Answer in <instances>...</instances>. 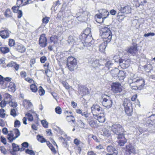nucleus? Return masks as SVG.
Instances as JSON below:
<instances>
[{
	"mask_svg": "<svg viewBox=\"0 0 155 155\" xmlns=\"http://www.w3.org/2000/svg\"><path fill=\"white\" fill-rule=\"evenodd\" d=\"M49 18L46 17L43 18L42 21L44 23L47 24L49 21Z\"/></svg>",
	"mask_w": 155,
	"mask_h": 155,
	"instance_id": "64",
	"label": "nucleus"
},
{
	"mask_svg": "<svg viewBox=\"0 0 155 155\" xmlns=\"http://www.w3.org/2000/svg\"><path fill=\"white\" fill-rule=\"evenodd\" d=\"M119 71V70L118 68H115L111 70L110 74L113 77L117 78L118 74Z\"/></svg>",
	"mask_w": 155,
	"mask_h": 155,
	"instance_id": "26",
	"label": "nucleus"
},
{
	"mask_svg": "<svg viewBox=\"0 0 155 155\" xmlns=\"http://www.w3.org/2000/svg\"><path fill=\"white\" fill-rule=\"evenodd\" d=\"M12 149L14 151H17L19 150V146L15 143H13L12 144Z\"/></svg>",
	"mask_w": 155,
	"mask_h": 155,
	"instance_id": "43",
	"label": "nucleus"
},
{
	"mask_svg": "<svg viewBox=\"0 0 155 155\" xmlns=\"http://www.w3.org/2000/svg\"><path fill=\"white\" fill-rule=\"evenodd\" d=\"M130 61L129 59L123 60L120 61V66L123 68H128L130 65Z\"/></svg>",
	"mask_w": 155,
	"mask_h": 155,
	"instance_id": "17",
	"label": "nucleus"
},
{
	"mask_svg": "<svg viewBox=\"0 0 155 155\" xmlns=\"http://www.w3.org/2000/svg\"><path fill=\"white\" fill-rule=\"evenodd\" d=\"M94 118L97 119L100 123H103L105 120L104 114V112H101L100 113L94 116Z\"/></svg>",
	"mask_w": 155,
	"mask_h": 155,
	"instance_id": "14",
	"label": "nucleus"
},
{
	"mask_svg": "<svg viewBox=\"0 0 155 155\" xmlns=\"http://www.w3.org/2000/svg\"><path fill=\"white\" fill-rule=\"evenodd\" d=\"M146 125L150 127L155 126V115H151L146 119Z\"/></svg>",
	"mask_w": 155,
	"mask_h": 155,
	"instance_id": "11",
	"label": "nucleus"
},
{
	"mask_svg": "<svg viewBox=\"0 0 155 155\" xmlns=\"http://www.w3.org/2000/svg\"><path fill=\"white\" fill-rule=\"evenodd\" d=\"M114 61L112 60L107 62L106 64V66L107 67H109L112 65L114 63Z\"/></svg>",
	"mask_w": 155,
	"mask_h": 155,
	"instance_id": "51",
	"label": "nucleus"
},
{
	"mask_svg": "<svg viewBox=\"0 0 155 155\" xmlns=\"http://www.w3.org/2000/svg\"><path fill=\"white\" fill-rule=\"evenodd\" d=\"M20 135L19 130L17 129H14L13 131H11L8 134L7 139L10 142H12L14 140L17 138Z\"/></svg>",
	"mask_w": 155,
	"mask_h": 155,
	"instance_id": "4",
	"label": "nucleus"
},
{
	"mask_svg": "<svg viewBox=\"0 0 155 155\" xmlns=\"http://www.w3.org/2000/svg\"><path fill=\"white\" fill-rule=\"evenodd\" d=\"M25 115L27 116L28 120L31 121L33 120V116H37L36 114L32 110H30L29 112L27 113Z\"/></svg>",
	"mask_w": 155,
	"mask_h": 155,
	"instance_id": "24",
	"label": "nucleus"
},
{
	"mask_svg": "<svg viewBox=\"0 0 155 155\" xmlns=\"http://www.w3.org/2000/svg\"><path fill=\"white\" fill-rule=\"evenodd\" d=\"M81 115L84 117L85 118H87V119H89V117H90V114L87 112H83Z\"/></svg>",
	"mask_w": 155,
	"mask_h": 155,
	"instance_id": "59",
	"label": "nucleus"
},
{
	"mask_svg": "<svg viewBox=\"0 0 155 155\" xmlns=\"http://www.w3.org/2000/svg\"><path fill=\"white\" fill-rule=\"evenodd\" d=\"M30 89L34 93L36 92L38 90L37 87L33 84L30 85Z\"/></svg>",
	"mask_w": 155,
	"mask_h": 155,
	"instance_id": "41",
	"label": "nucleus"
},
{
	"mask_svg": "<svg viewBox=\"0 0 155 155\" xmlns=\"http://www.w3.org/2000/svg\"><path fill=\"white\" fill-rule=\"evenodd\" d=\"M74 39L73 36H70L68 40V42L69 44H72L74 42Z\"/></svg>",
	"mask_w": 155,
	"mask_h": 155,
	"instance_id": "54",
	"label": "nucleus"
},
{
	"mask_svg": "<svg viewBox=\"0 0 155 155\" xmlns=\"http://www.w3.org/2000/svg\"><path fill=\"white\" fill-rule=\"evenodd\" d=\"M41 123L44 127L45 128H47L48 127V122L45 120H43L41 121Z\"/></svg>",
	"mask_w": 155,
	"mask_h": 155,
	"instance_id": "52",
	"label": "nucleus"
},
{
	"mask_svg": "<svg viewBox=\"0 0 155 155\" xmlns=\"http://www.w3.org/2000/svg\"><path fill=\"white\" fill-rule=\"evenodd\" d=\"M100 14L104 19L107 17L109 15V12L105 9H102L100 11Z\"/></svg>",
	"mask_w": 155,
	"mask_h": 155,
	"instance_id": "30",
	"label": "nucleus"
},
{
	"mask_svg": "<svg viewBox=\"0 0 155 155\" xmlns=\"http://www.w3.org/2000/svg\"><path fill=\"white\" fill-rule=\"evenodd\" d=\"M155 35V34L153 32H150L147 34H145L144 36L145 37H149L150 36H153Z\"/></svg>",
	"mask_w": 155,
	"mask_h": 155,
	"instance_id": "62",
	"label": "nucleus"
},
{
	"mask_svg": "<svg viewBox=\"0 0 155 155\" xmlns=\"http://www.w3.org/2000/svg\"><path fill=\"white\" fill-rule=\"evenodd\" d=\"M67 61V66L70 71H73L77 68V62L76 58L73 57H69L68 58Z\"/></svg>",
	"mask_w": 155,
	"mask_h": 155,
	"instance_id": "3",
	"label": "nucleus"
},
{
	"mask_svg": "<svg viewBox=\"0 0 155 155\" xmlns=\"http://www.w3.org/2000/svg\"><path fill=\"white\" fill-rule=\"evenodd\" d=\"M126 151L127 153L130 154L132 153L135 154L136 153L135 148L130 143L126 146Z\"/></svg>",
	"mask_w": 155,
	"mask_h": 155,
	"instance_id": "16",
	"label": "nucleus"
},
{
	"mask_svg": "<svg viewBox=\"0 0 155 155\" xmlns=\"http://www.w3.org/2000/svg\"><path fill=\"white\" fill-rule=\"evenodd\" d=\"M92 117H89V119H87V120L91 126L95 127L96 126V125L95 122L92 120Z\"/></svg>",
	"mask_w": 155,
	"mask_h": 155,
	"instance_id": "35",
	"label": "nucleus"
},
{
	"mask_svg": "<svg viewBox=\"0 0 155 155\" xmlns=\"http://www.w3.org/2000/svg\"><path fill=\"white\" fill-rule=\"evenodd\" d=\"M113 102L111 99L108 96L106 98H104L102 102L103 105L107 108L111 107L112 105Z\"/></svg>",
	"mask_w": 155,
	"mask_h": 155,
	"instance_id": "10",
	"label": "nucleus"
},
{
	"mask_svg": "<svg viewBox=\"0 0 155 155\" xmlns=\"http://www.w3.org/2000/svg\"><path fill=\"white\" fill-rule=\"evenodd\" d=\"M100 32L102 40L108 42L110 41L112 36V33L107 27H101L100 29Z\"/></svg>",
	"mask_w": 155,
	"mask_h": 155,
	"instance_id": "1",
	"label": "nucleus"
},
{
	"mask_svg": "<svg viewBox=\"0 0 155 155\" xmlns=\"http://www.w3.org/2000/svg\"><path fill=\"white\" fill-rule=\"evenodd\" d=\"M112 131L114 134L120 136L124 134V130L121 125L119 124H114L111 127Z\"/></svg>",
	"mask_w": 155,
	"mask_h": 155,
	"instance_id": "6",
	"label": "nucleus"
},
{
	"mask_svg": "<svg viewBox=\"0 0 155 155\" xmlns=\"http://www.w3.org/2000/svg\"><path fill=\"white\" fill-rule=\"evenodd\" d=\"M10 32L7 29L5 30L0 31V36L3 38H8Z\"/></svg>",
	"mask_w": 155,
	"mask_h": 155,
	"instance_id": "20",
	"label": "nucleus"
},
{
	"mask_svg": "<svg viewBox=\"0 0 155 155\" xmlns=\"http://www.w3.org/2000/svg\"><path fill=\"white\" fill-rule=\"evenodd\" d=\"M4 80H5V81H3V84H5V86H7V84H8V83L7 82V81H10L11 80L12 78H10L9 77H6V78H5L4 79Z\"/></svg>",
	"mask_w": 155,
	"mask_h": 155,
	"instance_id": "49",
	"label": "nucleus"
},
{
	"mask_svg": "<svg viewBox=\"0 0 155 155\" xmlns=\"http://www.w3.org/2000/svg\"><path fill=\"white\" fill-rule=\"evenodd\" d=\"M78 91L79 94L85 95L88 93V89L87 87L80 86L78 88Z\"/></svg>",
	"mask_w": 155,
	"mask_h": 155,
	"instance_id": "19",
	"label": "nucleus"
},
{
	"mask_svg": "<svg viewBox=\"0 0 155 155\" xmlns=\"http://www.w3.org/2000/svg\"><path fill=\"white\" fill-rule=\"evenodd\" d=\"M50 40L51 42L53 43L56 46H57L61 41V40L59 39L57 36H53L51 37Z\"/></svg>",
	"mask_w": 155,
	"mask_h": 155,
	"instance_id": "23",
	"label": "nucleus"
},
{
	"mask_svg": "<svg viewBox=\"0 0 155 155\" xmlns=\"http://www.w3.org/2000/svg\"><path fill=\"white\" fill-rule=\"evenodd\" d=\"M126 51L128 53L133 55H134L137 51V45H134L129 47L127 48Z\"/></svg>",
	"mask_w": 155,
	"mask_h": 155,
	"instance_id": "13",
	"label": "nucleus"
},
{
	"mask_svg": "<svg viewBox=\"0 0 155 155\" xmlns=\"http://www.w3.org/2000/svg\"><path fill=\"white\" fill-rule=\"evenodd\" d=\"M144 81L141 77L139 78L135 82L134 84H135L136 86H133L131 87L132 89L135 90L137 89L138 87L141 88L144 85Z\"/></svg>",
	"mask_w": 155,
	"mask_h": 155,
	"instance_id": "9",
	"label": "nucleus"
},
{
	"mask_svg": "<svg viewBox=\"0 0 155 155\" xmlns=\"http://www.w3.org/2000/svg\"><path fill=\"white\" fill-rule=\"evenodd\" d=\"M123 105L127 115L128 116L131 115L133 112V109L130 100L127 99H125Z\"/></svg>",
	"mask_w": 155,
	"mask_h": 155,
	"instance_id": "5",
	"label": "nucleus"
},
{
	"mask_svg": "<svg viewBox=\"0 0 155 155\" xmlns=\"http://www.w3.org/2000/svg\"><path fill=\"white\" fill-rule=\"evenodd\" d=\"M108 42L105 41L103 40L101 41V42L99 45V50L101 52H104L106 48Z\"/></svg>",
	"mask_w": 155,
	"mask_h": 155,
	"instance_id": "25",
	"label": "nucleus"
},
{
	"mask_svg": "<svg viewBox=\"0 0 155 155\" xmlns=\"http://www.w3.org/2000/svg\"><path fill=\"white\" fill-rule=\"evenodd\" d=\"M25 80L26 81H27L29 83L32 84H33L34 83V81L29 78H25Z\"/></svg>",
	"mask_w": 155,
	"mask_h": 155,
	"instance_id": "63",
	"label": "nucleus"
},
{
	"mask_svg": "<svg viewBox=\"0 0 155 155\" xmlns=\"http://www.w3.org/2000/svg\"><path fill=\"white\" fill-rule=\"evenodd\" d=\"M23 103L24 107L27 110L31 109L33 107V105L32 103L29 100H24L23 101Z\"/></svg>",
	"mask_w": 155,
	"mask_h": 155,
	"instance_id": "22",
	"label": "nucleus"
},
{
	"mask_svg": "<svg viewBox=\"0 0 155 155\" xmlns=\"http://www.w3.org/2000/svg\"><path fill=\"white\" fill-rule=\"evenodd\" d=\"M20 126V122L17 120H15L14 123V126L15 127H18Z\"/></svg>",
	"mask_w": 155,
	"mask_h": 155,
	"instance_id": "61",
	"label": "nucleus"
},
{
	"mask_svg": "<svg viewBox=\"0 0 155 155\" xmlns=\"http://www.w3.org/2000/svg\"><path fill=\"white\" fill-rule=\"evenodd\" d=\"M11 115L13 117H15L17 115L16 111L15 109H12L10 112Z\"/></svg>",
	"mask_w": 155,
	"mask_h": 155,
	"instance_id": "53",
	"label": "nucleus"
},
{
	"mask_svg": "<svg viewBox=\"0 0 155 155\" xmlns=\"http://www.w3.org/2000/svg\"><path fill=\"white\" fill-rule=\"evenodd\" d=\"M19 7L18 5H17V6H14L12 7V9L14 12L16 13L19 10Z\"/></svg>",
	"mask_w": 155,
	"mask_h": 155,
	"instance_id": "57",
	"label": "nucleus"
},
{
	"mask_svg": "<svg viewBox=\"0 0 155 155\" xmlns=\"http://www.w3.org/2000/svg\"><path fill=\"white\" fill-rule=\"evenodd\" d=\"M7 102L5 100L2 101L0 103V106L2 108L5 107L6 105Z\"/></svg>",
	"mask_w": 155,
	"mask_h": 155,
	"instance_id": "56",
	"label": "nucleus"
},
{
	"mask_svg": "<svg viewBox=\"0 0 155 155\" xmlns=\"http://www.w3.org/2000/svg\"><path fill=\"white\" fill-rule=\"evenodd\" d=\"M16 50L20 53H24L26 51V48L23 45L18 43L15 46Z\"/></svg>",
	"mask_w": 155,
	"mask_h": 155,
	"instance_id": "21",
	"label": "nucleus"
},
{
	"mask_svg": "<svg viewBox=\"0 0 155 155\" xmlns=\"http://www.w3.org/2000/svg\"><path fill=\"white\" fill-rule=\"evenodd\" d=\"M8 91L12 92H14L16 90V86L15 83L13 82H11L9 83L8 86Z\"/></svg>",
	"mask_w": 155,
	"mask_h": 155,
	"instance_id": "28",
	"label": "nucleus"
},
{
	"mask_svg": "<svg viewBox=\"0 0 155 155\" xmlns=\"http://www.w3.org/2000/svg\"><path fill=\"white\" fill-rule=\"evenodd\" d=\"M66 119L69 122L72 121L74 123L75 121L74 118L72 115H67L66 117Z\"/></svg>",
	"mask_w": 155,
	"mask_h": 155,
	"instance_id": "38",
	"label": "nucleus"
},
{
	"mask_svg": "<svg viewBox=\"0 0 155 155\" xmlns=\"http://www.w3.org/2000/svg\"><path fill=\"white\" fill-rule=\"evenodd\" d=\"M95 18L96 21L100 23L103 22L104 19L100 13L99 14H97L95 15Z\"/></svg>",
	"mask_w": 155,
	"mask_h": 155,
	"instance_id": "31",
	"label": "nucleus"
},
{
	"mask_svg": "<svg viewBox=\"0 0 155 155\" xmlns=\"http://www.w3.org/2000/svg\"><path fill=\"white\" fill-rule=\"evenodd\" d=\"M8 103L10 106L13 107H16L17 105V103L13 101L12 99L8 102Z\"/></svg>",
	"mask_w": 155,
	"mask_h": 155,
	"instance_id": "44",
	"label": "nucleus"
},
{
	"mask_svg": "<svg viewBox=\"0 0 155 155\" xmlns=\"http://www.w3.org/2000/svg\"><path fill=\"white\" fill-rule=\"evenodd\" d=\"M15 44V41L12 39H9L8 45L12 47Z\"/></svg>",
	"mask_w": 155,
	"mask_h": 155,
	"instance_id": "58",
	"label": "nucleus"
},
{
	"mask_svg": "<svg viewBox=\"0 0 155 155\" xmlns=\"http://www.w3.org/2000/svg\"><path fill=\"white\" fill-rule=\"evenodd\" d=\"M107 150L108 152L110 153H114L115 151H117L113 147L110 146H108L107 147Z\"/></svg>",
	"mask_w": 155,
	"mask_h": 155,
	"instance_id": "40",
	"label": "nucleus"
},
{
	"mask_svg": "<svg viewBox=\"0 0 155 155\" xmlns=\"http://www.w3.org/2000/svg\"><path fill=\"white\" fill-rule=\"evenodd\" d=\"M47 39L45 34L41 35L39 38V44L42 47H43L46 46L47 45Z\"/></svg>",
	"mask_w": 155,
	"mask_h": 155,
	"instance_id": "15",
	"label": "nucleus"
},
{
	"mask_svg": "<svg viewBox=\"0 0 155 155\" xmlns=\"http://www.w3.org/2000/svg\"><path fill=\"white\" fill-rule=\"evenodd\" d=\"M55 110L57 114H61V109L59 107H56L55 108Z\"/></svg>",
	"mask_w": 155,
	"mask_h": 155,
	"instance_id": "60",
	"label": "nucleus"
},
{
	"mask_svg": "<svg viewBox=\"0 0 155 155\" xmlns=\"http://www.w3.org/2000/svg\"><path fill=\"white\" fill-rule=\"evenodd\" d=\"M24 3L25 2H24V0H18L17 2V5L19 6V7L25 5H24Z\"/></svg>",
	"mask_w": 155,
	"mask_h": 155,
	"instance_id": "46",
	"label": "nucleus"
},
{
	"mask_svg": "<svg viewBox=\"0 0 155 155\" xmlns=\"http://www.w3.org/2000/svg\"><path fill=\"white\" fill-rule=\"evenodd\" d=\"M117 138L118 140L117 142L118 145L121 146H123L127 142V140L125 137L124 134L118 136Z\"/></svg>",
	"mask_w": 155,
	"mask_h": 155,
	"instance_id": "12",
	"label": "nucleus"
},
{
	"mask_svg": "<svg viewBox=\"0 0 155 155\" xmlns=\"http://www.w3.org/2000/svg\"><path fill=\"white\" fill-rule=\"evenodd\" d=\"M122 59L120 58V57L118 55H116L114 56L113 58V59H112L114 61V62H117L119 63L120 64V61L122 60Z\"/></svg>",
	"mask_w": 155,
	"mask_h": 155,
	"instance_id": "45",
	"label": "nucleus"
},
{
	"mask_svg": "<svg viewBox=\"0 0 155 155\" xmlns=\"http://www.w3.org/2000/svg\"><path fill=\"white\" fill-rule=\"evenodd\" d=\"M131 11V8L129 6H127L123 8L121 12L123 13L128 14L130 13Z\"/></svg>",
	"mask_w": 155,
	"mask_h": 155,
	"instance_id": "32",
	"label": "nucleus"
},
{
	"mask_svg": "<svg viewBox=\"0 0 155 155\" xmlns=\"http://www.w3.org/2000/svg\"><path fill=\"white\" fill-rule=\"evenodd\" d=\"M122 86L119 82L113 83L111 85V90L115 93H120L122 91Z\"/></svg>",
	"mask_w": 155,
	"mask_h": 155,
	"instance_id": "7",
	"label": "nucleus"
},
{
	"mask_svg": "<svg viewBox=\"0 0 155 155\" xmlns=\"http://www.w3.org/2000/svg\"><path fill=\"white\" fill-rule=\"evenodd\" d=\"M38 93L40 96H42L45 94V91L41 87H39Z\"/></svg>",
	"mask_w": 155,
	"mask_h": 155,
	"instance_id": "47",
	"label": "nucleus"
},
{
	"mask_svg": "<svg viewBox=\"0 0 155 155\" xmlns=\"http://www.w3.org/2000/svg\"><path fill=\"white\" fill-rule=\"evenodd\" d=\"M4 14L6 17L9 18L12 16V14L10 9L7 8L5 11Z\"/></svg>",
	"mask_w": 155,
	"mask_h": 155,
	"instance_id": "34",
	"label": "nucleus"
},
{
	"mask_svg": "<svg viewBox=\"0 0 155 155\" xmlns=\"http://www.w3.org/2000/svg\"><path fill=\"white\" fill-rule=\"evenodd\" d=\"M0 50L3 53L5 54L8 53L9 51V49L7 47H1Z\"/></svg>",
	"mask_w": 155,
	"mask_h": 155,
	"instance_id": "37",
	"label": "nucleus"
},
{
	"mask_svg": "<svg viewBox=\"0 0 155 155\" xmlns=\"http://www.w3.org/2000/svg\"><path fill=\"white\" fill-rule=\"evenodd\" d=\"M89 63L93 67L95 68L97 67L99 65V60L95 58H91L89 61Z\"/></svg>",
	"mask_w": 155,
	"mask_h": 155,
	"instance_id": "18",
	"label": "nucleus"
},
{
	"mask_svg": "<svg viewBox=\"0 0 155 155\" xmlns=\"http://www.w3.org/2000/svg\"><path fill=\"white\" fill-rule=\"evenodd\" d=\"M126 76V74L122 71H120L118 74L117 78L120 80H123Z\"/></svg>",
	"mask_w": 155,
	"mask_h": 155,
	"instance_id": "29",
	"label": "nucleus"
},
{
	"mask_svg": "<svg viewBox=\"0 0 155 155\" xmlns=\"http://www.w3.org/2000/svg\"><path fill=\"white\" fill-rule=\"evenodd\" d=\"M5 110L3 108L0 109V117L4 118L5 117L6 114L5 113Z\"/></svg>",
	"mask_w": 155,
	"mask_h": 155,
	"instance_id": "48",
	"label": "nucleus"
},
{
	"mask_svg": "<svg viewBox=\"0 0 155 155\" xmlns=\"http://www.w3.org/2000/svg\"><path fill=\"white\" fill-rule=\"evenodd\" d=\"M102 135L104 136L108 137L110 135V132L108 130L104 128L103 130Z\"/></svg>",
	"mask_w": 155,
	"mask_h": 155,
	"instance_id": "39",
	"label": "nucleus"
},
{
	"mask_svg": "<svg viewBox=\"0 0 155 155\" xmlns=\"http://www.w3.org/2000/svg\"><path fill=\"white\" fill-rule=\"evenodd\" d=\"M79 38L84 46H90L93 43L92 38L90 35L87 36L86 34L82 33L80 35Z\"/></svg>",
	"mask_w": 155,
	"mask_h": 155,
	"instance_id": "2",
	"label": "nucleus"
},
{
	"mask_svg": "<svg viewBox=\"0 0 155 155\" xmlns=\"http://www.w3.org/2000/svg\"><path fill=\"white\" fill-rule=\"evenodd\" d=\"M3 96L4 97V100L6 101L7 102H8L12 100V96L7 93H5L3 94Z\"/></svg>",
	"mask_w": 155,
	"mask_h": 155,
	"instance_id": "33",
	"label": "nucleus"
},
{
	"mask_svg": "<svg viewBox=\"0 0 155 155\" xmlns=\"http://www.w3.org/2000/svg\"><path fill=\"white\" fill-rule=\"evenodd\" d=\"M130 78L132 81V83H131L130 84V87H132L133 85L136 81L139 78L136 74H134L133 73H131L130 74Z\"/></svg>",
	"mask_w": 155,
	"mask_h": 155,
	"instance_id": "27",
	"label": "nucleus"
},
{
	"mask_svg": "<svg viewBox=\"0 0 155 155\" xmlns=\"http://www.w3.org/2000/svg\"><path fill=\"white\" fill-rule=\"evenodd\" d=\"M38 140L40 142L43 143L46 141L45 139L43 136L40 135H38L37 137Z\"/></svg>",
	"mask_w": 155,
	"mask_h": 155,
	"instance_id": "42",
	"label": "nucleus"
},
{
	"mask_svg": "<svg viewBox=\"0 0 155 155\" xmlns=\"http://www.w3.org/2000/svg\"><path fill=\"white\" fill-rule=\"evenodd\" d=\"M90 29L89 28H87L84 31L83 33L84 34H86V35L87 36L90 35L91 36V34H90Z\"/></svg>",
	"mask_w": 155,
	"mask_h": 155,
	"instance_id": "55",
	"label": "nucleus"
},
{
	"mask_svg": "<svg viewBox=\"0 0 155 155\" xmlns=\"http://www.w3.org/2000/svg\"><path fill=\"white\" fill-rule=\"evenodd\" d=\"M117 17L119 21H122L124 19L125 16L123 14V13L121 12H118Z\"/></svg>",
	"mask_w": 155,
	"mask_h": 155,
	"instance_id": "36",
	"label": "nucleus"
},
{
	"mask_svg": "<svg viewBox=\"0 0 155 155\" xmlns=\"http://www.w3.org/2000/svg\"><path fill=\"white\" fill-rule=\"evenodd\" d=\"M25 152L26 153L31 155H35V153L33 150L28 149L26 150Z\"/></svg>",
	"mask_w": 155,
	"mask_h": 155,
	"instance_id": "50",
	"label": "nucleus"
},
{
	"mask_svg": "<svg viewBox=\"0 0 155 155\" xmlns=\"http://www.w3.org/2000/svg\"><path fill=\"white\" fill-rule=\"evenodd\" d=\"M91 112L93 114V116H95L103 111L102 108L98 104H94L91 107Z\"/></svg>",
	"mask_w": 155,
	"mask_h": 155,
	"instance_id": "8",
	"label": "nucleus"
}]
</instances>
